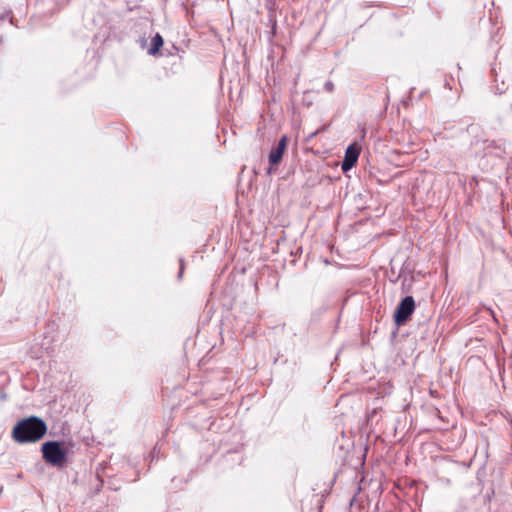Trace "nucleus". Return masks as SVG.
<instances>
[{"instance_id":"nucleus-11","label":"nucleus","mask_w":512,"mask_h":512,"mask_svg":"<svg viewBox=\"0 0 512 512\" xmlns=\"http://www.w3.org/2000/svg\"><path fill=\"white\" fill-rule=\"evenodd\" d=\"M359 127L361 128V133H362L361 137H364V135H365V130H364V128L361 126V124H359Z\"/></svg>"},{"instance_id":"nucleus-4","label":"nucleus","mask_w":512,"mask_h":512,"mask_svg":"<svg viewBox=\"0 0 512 512\" xmlns=\"http://www.w3.org/2000/svg\"><path fill=\"white\" fill-rule=\"evenodd\" d=\"M287 142H288V138L287 136L283 135L277 146L276 147H273L269 153V162L271 165H277L280 163L282 157H283V154L287 148Z\"/></svg>"},{"instance_id":"nucleus-8","label":"nucleus","mask_w":512,"mask_h":512,"mask_svg":"<svg viewBox=\"0 0 512 512\" xmlns=\"http://www.w3.org/2000/svg\"><path fill=\"white\" fill-rule=\"evenodd\" d=\"M324 89H325V91H327V92H329V93H330V92H332V91L334 90V85H333V83H332L331 81H327V82L325 83V85H324Z\"/></svg>"},{"instance_id":"nucleus-9","label":"nucleus","mask_w":512,"mask_h":512,"mask_svg":"<svg viewBox=\"0 0 512 512\" xmlns=\"http://www.w3.org/2000/svg\"><path fill=\"white\" fill-rule=\"evenodd\" d=\"M487 147L485 149L489 150L490 148L494 147V141H486Z\"/></svg>"},{"instance_id":"nucleus-1","label":"nucleus","mask_w":512,"mask_h":512,"mask_svg":"<svg viewBox=\"0 0 512 512\" xmlns=\"http://www.w3.org/2000/svg\"><path fill=\"white\" fill-rule=\"evenodd\" d=\"M47 431L46 423L37 416L21 419L14 426L12 438L17 443H33L40 440Z\"/></svg>"},{"instance_id":"nucleus-10","label":"nucleus","mask_w":512,"mask_h":512,"mask_svg":"<svg viewBox=\"0 0 512 512\" xmlns=\"http://www.w3.org/2000/svg\"><path fill=\"white\" fill-rule=\"evenodd\" d=\"M183 269H184V267H183V264L181 263V268H180L179 275H178V277H179V278H180V277L182 276V274H183Z\"/></svg>"},{"instance_id":"nucleus-7","label":"nucleus","mask_w":512,"mask_h":512,"mask_svg":"<svg viewBox=\"0 0 512 512\" xmlns=\"http://www.w3.org/2000/svg\"><path fill=\"white\" fill-rule=\"evenodd\" d=\"M361 152V147L358 146L357 142L354 140V165L357 163L359 155Z\"/></svg>"},{"instance_id":"nucleus-2","label":"nucleus","mask_w":512,"mask_h":512,"mask_svg":"<svg viewBox=\"0 0 512 512\" xmlns=\"http://www.w3.org/2000/svg\"><path fill=\"white\" fill-rule=\"evenodd\" d=\"M43 459L54 467H63L66 461V451L58 441H48L42 445Z\"/></svg>"},{"instance_id":"nucleus-13","label":"nucleus","mask_w":512,"mask_h":512,"mask_svg":"<svg viewBox=\"0 0 512 512\" xmlns=\"http://www.w3.org/2000/svg\"><path fill=\"white\" fill-rule=\"evenodd\" d=\"M346 398V396H341L340 401H343Z\"/></svg>"},{"instance_id":"nucleus-6","label":"nucleus","mask_w":512,"mask_h":512,"mask_svg":"<svg viewBox=\"0 0 512 512\" xmlns=\"http://www.w3.org/2000/svg\"><path fill=\"white\" fill-rule=\"evenodd\" d=\"M352 168V143L349 144L345 151V158L342 163V170L348 172Z\"/></svg>"},{"instance_id":"nucleus-5","label":"nucleus","mask_w":512,"mask_h":512,"mask_svg":"<svg viewBox=\"0 0 512 512\" xmlns=\"http://www.w3.org/2000/svg\"><path fill=\"white\" fill-rule=\"evenodd\" d=\"M163 45V38L160 34H156L151 41V46L148 49V54L155 55Z\"/></svg>"},{"instance_id":"nucleus-12","label":"nucleus","mask_w":512,"mask_h":512,"mask_svg":"<svg viewBox=\"0 0 512 512\" xmlns=\"http://www.w3.org/2000/svg\"><path fill=\"white\" fill-rule=\"evenodd\" d=\"M271 172H272V169H271V168H269V169L267 170V173H268V174H271Z\"/></svg>"},{"instance_id":"nucleus-3","label":"nucleus","mask_w":512,"mask_h":512,"mask_svg":"<svg viewBox=\"0 0 512 512\" xmlns=\"http://www.w3.org/2000/svg\"><path fill=\"white\" fill-rule=\"evenodd\" d=\"M415 310V301L412 296L404 297L394 312V321L398 326L407 322Z\"/></svg>"}]
</instances>
